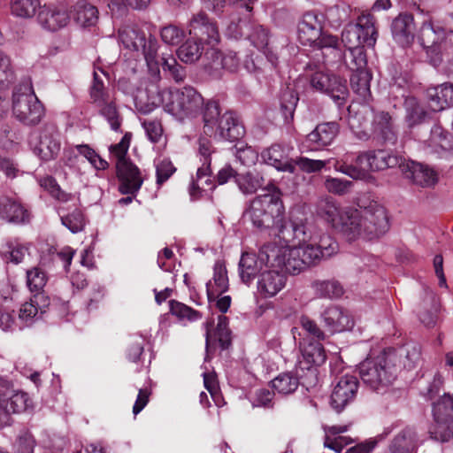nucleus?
I'll return each mask as SVG.
<instances>
[{
	"label": "nucleus",
	"instance_id": "31",
	"mask_svg": "<svg viewBox=\"0 0 453 453\" xmlns=\"http://www.w3.org/2000/svg\"><path fill=\"white\" fill-rule=\"evenodd\" d=\"M414 31V19L411 14H399L392 22L391 32L393 38L402 47H407L412 43Z\"/></svg>",
	"mask_w": 453,
	"mask_h": 453
},
{
	"label": "nucleus",
	"instance_id": "12",
	"mask_svg": "<svg viewBox=\"0 0 453 453\" xmlns=\"http://www.w3.org/2000/svg\"><path fill=\"white\" fill-rule=\"evenodd\" d=\"M434 422L428 429L430 438L437 441H449L453 438V397L443 396L433 407Z\"/></svg>",
	"mask_w": 453,
	"mask_h": 453
},
{
	"label": "nucleus",
	"instance_id": "30",
	"mask_svg": "<svg viewBox=\"0 0 453 453\" xmlns=\"http://www.w3.org/2000/svg\"><path fill=\"white\" fill-rule=\"evenodd\" d=\"M49 306L50 298L44 293H35L21 305L19 319L24 326H30L46 312Z\"/></svg>",
	"mask_w": 453,
	"mask_h": 453
},
{
	"label": "nucleus",
	"instance_id": "23",
	"mask_svg": "<svg viewBox=\"0 0 453 453\" xmlns=\"http://www.w3.org/2000/svg\"><path fill=\"white\" fill-rule=\"evenodd\" d=\"M358 389V380L353 375L342 376L331 394V405L338 412L354 401Z\"/></svg>",
	"mask_w": 453,
	"mask_h": 453
},
{
	"label": "nucleus",
	"instance_id": "8",
	"mask_svg": "<svg viewBox=\"0 0 453 453\" xmlns=\"http://www.w3.org/2000/svg\"><path fill=\"white\" fill-rule=\"evenodd\" d=\"M119 40L124 48L143 55L147 66L154 73H159L157 50L158 43L151 35L135 26H125L119 30Z\"/></svg>",
	"mask_w": 453,
	"mask_h": 453
},
{
	"label": "nucleus",
	"instance_id": "29",
	"mask_svg": "<svg viewBox=\"0 0 453 453\" xmlns=\"http://www.w3.org/2000/svg\"><path fill=\"white\" fill-rule=\"evenodd\" d=\"M325 326L332 334L350 330L354 322L349 312L341 307L331 305L320 315Z\"/></svg>",
	"mask_w": 453,
	"mask_h": 453
},
{
	"label": "nucleus",
	"instance_id": "20",
	"mask_svg": "<svg viewBox=\"0 0 453 453\" xmlns=\"http://www.w3.org/2000/svg\"><path fill=\"white\" fill-rule=\"evenodd\" d=\"M424 150L439 158L450 159L453 157V136L441 126L434 125L430 137L424 142Z\"/></svg>",
	"mask_w": 453,
	"mask_h": 453
},
{
	"label": "nucleus",
	"instance_id": "21",
	"mask_svg": "<svg viewBox=\"0 0 453 453\" xmlns=\"http://www.w3.org/2000/svg\"><path fill=\"white\" fill-rule=\"evenodd\" d=\"M292 148L286 144L274 143L260 153L262 161L280 172L295 173L294 159L290 157Z\"/></svg>",
	"mask_w": 453,
	"mask_h": 453
},
{
	"label": "nucleus",
	"instance_id": "59",
	"mask_svg": "<svg viewBox=\"0 0 453 453\" xmlns=\"http://www.w3.org/2000/svg\"><path fill=\"white\" fill-rule=\"evenodd\" d=\"M213 337L217 339L222 349H226L230 344V330L228 319L224 315L218 317L217 326L213 332Z\"/></svg>",
	"mask_w": 453,
	"mask_h": 453
},
{
	"label": "nucleus",
	"instance_id": "52",
	"mask_svg": "<svg viewBox=\"0 0 453 453\" xmlns=\"http://www.w3.org/2000/svg\"><path fill=\"white\" fill-rule=\"evenodd\" d=\"M46 273L38 267L27 271V285L31 292L42 293L41 290L47 282Z\"/></svg>",
	"mask_w": 453,
	"mask_h": 453
},
{
	"label": "nucleus",
	"instance_id": "38",
	"mask_svg": "<svg viewBox=\"0 0 453 453\" xmlns=\"http://www.w3.org/2000/svg\"><path fill=\"white\" fill-rule=\"evenodd\" d=\"M372 132L385 142H393L395 139L391 116L385 111L374 113L372 119Z\"/></svg>",
	"mask_w": 453,
	"mask_h": 453
},
{
	"label": "nucleus",
	"instance_id": "3",
	"mask_svg": "<svg viewBox=\"0 0 453 453\" xmlns=\"http://www.w3.org/2000/svg\"><path fill=\"white\" fill-rule=\"evenodd\" d=\"M405 159L388 150H378L360 153H345L338 158L334 169L355 180L365 179L370 172L399 166Z\"/></svg>",
	"mask_w": 453,
	"mask_h": 453
},
{
	"label": "nucleus",
	"instance_id": "46",
	"mask_svg": "<svg viewBox=\"0 0 453 453\" xmlns=\"http://www.w3.org/2000/svg\"><path fill=\"white\" fill-rule=\"evenodd\" d=\"M37 182L42 188L50 194V196L59 202L65 203L73 199L72 194L62 190L56 179L52 176L46 175L37 178Z\"/></svg>",
	"mask_w": 453,
	"mask_h": 453
},
{
	"label": "nucleus",
	"instance_id": "54",
	"mask_svg": "<svg viewBox=\"0 0 453 453\" xmlns=\"http://www.w3.org/2000/svg\"><path fill=\"white\" fill-rule=\"evenodd\" d=\"M324 186L329 193L343 196L351 190L353 182L342 178L327 176L325 179Z\"/></svg>",
	"mask_w": 453,
	"mask_h": 453
},
{
	"label": "nucleus",
	"instance_id": "33",
	"mask_svg": "<svg viewBox=\"0 0 453 453\" xmlns=\"http://www.w3.org/2000/svg\"><path fill=\"white\" fill-rule=\"evenodd\" d=\"M0 219L9 223L25 224L29 221L30 214L19 202L3 196L0 197Z\"/></svg>",
	"mask_w": 453,
	"mask_h": 453
},
{
	"label": "nucleus",
	"instance_id": "45",
	"mask_svg": "<svg viewBox=\"0 0 453 453\" xmlns=\"http://www.w3.org/2000/svg\"><path fill=\"white\" fill-rule=\"evenodd\" d=\"M371 74L367 70H361L353 73L350 76V86L354 93L359 96L363 100H366L371 96L370 90Z\"/></svg>",
	"mask_w": 453,
	"mask_h": 453
},
{
	"label": "nucleus",
	"instance_id": "2",
	"mask_svg": "<svg viewBox=\"0 0 453 453\" xmlns=\"http://www.w3.org/2000/svg\"><path fill=\"white\" fill-rule=\"evenodd\" d=\"M290 227L297 245H279L268 250L271 257L285 266L287 273L297 274L306 266L316 264L323 257H331L337 250V243L328 235L314 233V226L303 219L292 214Z\"/></svg>",
	"mask_w": 453,
	"mask_h": 453
},
{
	"label": "nucleus",
	"instance_id": "51",
	"mask_svg": "<svg viewBox=\"0 0 453 453\" xmlns=\"http://www.w3.org/2000/svg\"><path fill=\"white\" fill-rule=\"evenodd\" d=\"M299 97L292 89L285 90L280 96V109L287 121H291L294 117Z\"/></svg>",
	"mask_w": 453,
	"mask_h": 453
},
{
	"label": "nucleus",
	"instance_id": "4",
	"mask_svg": "<svg viewBox=\"0 0 453 453\" xmlns=\"http://www.w3.org/2000/svg\"><path fill=\"white\" fill-rule=\"evenodd\" d=\"M349 219L352 232L353 242L373 240L384 235L390 227L388 212L384 206L377 202H371L367 206H359L349 211Z\"/></svg>",
	"mask_w": 453,
	"mask_h": 453
},
{
	"label": "nucleus",
	"instance_id": "17",
	"mask_svg": "<svg viewBox=\"0 0 453 453\" xmlns=\"http://www.w3.org/2000/svg\"><path fill=\"white\" fill-rule=\"evenodd\" d=\"M29 145L33 152L43 161H50L61 150L60 134L54 126H45L31 134Z\"/></svg>",
	"mask_w": 453,
	"mask_h": 453
},
{
	"label": "nucleus",
	"instance_id": "34",
	"mask_svg": "<svg viewBox=\"0 0 453 453\" xmlns=\"http://www.w3.org/2000/svg\"><path fill=\"white\" fill-rule=\"evenodd\" d=\"M229 288L227 271L225 265L217 261L213 267V275L211 280L206 283V292L208 301L212 303V299L218 298Z\"/></svg>",
	"mask_w": 453,
	"mask_h": 453
},
{
	"label": "nucleus",
	"instance_id": "63",
	"mask_svg": "<svg viewBox=\"0 0 453 453\" xmlns=\"http://www.w3.org/2000/svg\"><path fill=\"white\" fill-rule=\"evenodd\" d=\"M235 149V156L242 165H251L255 164L258 154L252 147L247 146L243 142H238Z\"/></svg>",
	"mask_w": 453,
	"mask_h": 453
},
{
	"label": "nucleus",
	"instance_id": "47",
	"mask_svg": "<svg viewBox=\"0 0 453 453\" xmlns=\"http://www.w3.org/2000/svg\"><path fill=\"white\" fill-rule=\"evenodd\" d=\"M271 383L273 388L279 394L288 395L297 389L299 380L291 372H283L273 379Z\"/></svg>",
	"mask_w": 453,
	"mask_h": 453
},
{
	"label": "nucleus",
	"instance_id": "41",
	"mask_svg": "<svg viewBox=\"0 0 453 453\" xmlns=\"http://www.w3.org/2000/svg\"><path fill=\"white\" fill-rule=\"evenodd\" d=\"M41 7L40 0H10L12 15L22 19L34 18Z\"/></svg>",
	"mask_w": 453,
	"mask_h": 453
},
{
	"label": "nucleus",
	"instance_id": "64",
	"mask_svg": "<svg viewBox=\"0 0 453 453\" xmlns=\"http://www.w3.org/2000/svg\"><path fill=\"white\" fill-rule=\"evenodd\" d=\"M35 441L33 435L28 431H24L19 434L16 443V453H34Z\"/></svg>",
	"mask_w": 453,
	"mask_h": 453
},
{
	"label": "nucleus",
	"instance_id": "42",
	"mask_svg": "<svg viewBox=\"0 0 453 453\" xmlns=\"http://www.w3.org/2000/svg\"><path fill=\"white\" fill-rule=\"evenodd\" d=\"M234 178L239 189L246 195L257 192L265 182L264 177L257 172L240 173Z\"/></svg>",
	"mask_w": 453,
	"mask_h": 453
},
{
	"label": "nucleus",
	"instance_id": "61",
	"mask_svg": "<svg viewBox=\"0 0 453 453\" xmlns=\"http://www.w3.org/2000/svg\"><path fill=\"white\" fill-rule=\"evenodd\" d=\"M349 51V66L353 73L359 72L361 70H367V60L364 47H356Z\"/></svg>",
	"mask_w": 453,
	"mask_h": 453
},
{
	"label": "nucleus",
	"instance_id": "49",
	"mask_svg": "<svg viewBox=\"0 0 453 453\" xmlns=\"http://www.w3.org/2000/svg\"><path fill=\"white\" fill-rule=\"evenodd\" d=\"M170 311L173 316L177 317L181 321L187 320L189 322H194L202 318V315L199 311L180 302L174 300L170 301Z\"/></svg>",
	"mask_w": 453,
	"mask_h": 453
},
{
	"label": "nucleus",
	"instance_id": "53",
	"mask_svg": "<svg viewBox=\"0 0 453 453\" xmlns=\"http://www.w3.org/2000/svg\"><path fill=\"white\" fill-rule=\"evenodd\" d=\"M299 326L304 334L311 337L313 342H321L326 339L325 332L319 326L317 322L308 316L303 315L299 319Z\"/></svg>",
	"mask_w": 453,
	"mask_h": 453
},
{
	"label": "nucleus",
	"instance_id": "10",
	"mask_svg": "<svg viewBox=\"0 0 453 453\" xmlns=\"http://www.w3.org/2000/svg\"><path fill=\"white\" fill-rule=\"evenodd\" d=\"M418 42L426 50L429 63L438 67L443 61V51L447 50L449 43L453 42V33L446 31L431 21H426L420 27Z\"/></svg>",
	"mask_w": 453,
	"mask_h": 453
},
{
	"label": "nucleus",
	"instance_id": "26",
	"mask_svg": "<svg viewBox=\"0 0 453 453\" xmlns=\"http://www.w3.org/2000/svg\"><path fill=\"white\" fill-rule=\"evenodd\" d=\"M299 347L301 357L297 361V369L309 371L313 366H319L325 363L326 357L320 342H308L304 338H300Z\"/></svg>",
	"mask_w": 453,
	"mask_h": 453
},
{
	"label": "nucleus",
	"instance_id": "39",
	"mask_svg": "<svg viewBox=\"0 0 453 453\" xmlns=\"http://www.w3.org/2000/svg\"><path fill=\"white\" fill-rule=\"evenodd\" d=\"M72 12L75 21L82 27L93 26L98 19L97 8L86 1H77Z\"/></svg>",
	"mask_w": 453,
	"mask_h": 453
},
{
	"label": "nucleus",
	"instance_id": "40",
	"mask_svg": "<svg viewBox=\"0 0 453 453\" xmlns=\"http://www.w3.org/2000/svg\"><path fill=\"white\" fill-rule=\"evenodd\" d=\"M353 26H357L359 28V40L362 45H367L369 47H373L376 43L377 40V31L374 27V20L371 14H362L360 15L356 24Z\"/></svg>",
	"mask_w": 453,
	"mask_h": 453
},
{
	"label": "nucleus",
	"instance_id": "11",
	"mask_svg": "<svg viewBox=\"0 0 453 453\" xmlns=\"http://www.w3.org/2000/svg\"><path fill=\"white\" fill-rule=\"evenodd\" d=\"M102 76H105V73L102 69L94 70L93 82L89 93L90 98L92 104L98 109L100 115L107 121L111 130L118 132L122 119L116 107L113 96L104 88Z\"/></svg>",
	"mask_w": 453,
	"mask_h": 453
},
{
	"label": "nucleus",
	"instance_id": "19",
	"mask_svg": "<svg viewBox=\"0 0 453 453\" xmlns=\"http://www.w3.org/2000/svg\"><path fill=\"white\" fill-rule=\"evenodd\" d=\"M285 266L267 267L257 280V293L263 299H270L282 291L288 281Z\"/></svg>",
	"mask_w": 453,
	"mask_h": 453
},
{
	"label": "nucleus",
	"instance_id": "37",
	"mask_svg": "<svg viewBox=\"0 0 453 453\" xmlns=\"http://www.w3.org/2000/svg\"><path fill=\"white\" fill-rule=\"evenodd\" d=\"M347 431L348 426L346 425L324 426V446L336 453H341L343 448L351 442L350 438L342 435Z\"/></svg>",
	"mask_w": 453,
	"mask_h": 453
},
{
	"label": "nucleus",
	"instance_id": "22",
	"mask_svg": "<svg viewBox=\"0 0 453 453\" xmlns=\"http://www.w3.org/2000/svg\"><path fill=\"white\" fill-rule=\"evenodd\" d=\"M188 33L190 36L211 47H214L219 42V33L216 24L203 12L194 15L190 19Z\"/></svg>",
	"mask_w": 453,
	"mask_h": 453
},
{
	"label": "nucleus",
	"instance_id": "14",
	"mask_svg": "<svg viewBox=\"0 0 453 453\" xmlns=\"http://www.w3.org/2000/svg\"><path fill=\"white\" fill-rule=\"evenodd\" d=\"M409 89L410 83L405 76L394 78V81L390 85V94L395 98L401 97L403 99L405 121L410 127H413L426 121L429 113L415 96L409 94Z\"/></svg>",
	"mask_w": 453,
	"mask_h": 453
},
{
	"label": "nucleus",
	"instance_id": "36",
	"mask_svg": "<svg viewBox=\"0 0 453 453\" xmlns=\"http://www.w3.org/2000/svg\"><path fill=\"white\" fill-rule=\"evenodd\" d=\"M419 444L415 429L407 426L394 437L389 450L391 453H414Z\"/></svg>",
	"mask_w": 453,
	"mask_h": 453
},
{
	"label": "nucleus",
	"instance_id": "7",
	"mask_svg": "<svg viewBox=\"0 0 453 453\" xmlns=\"http://www.w3.org/2000/svg\"><path fill=\"white\" fill-rule=\"evenodd\" d=\"M393 361L394 357L386 353L363 361L359 365V374L364 383L376 391L391 385L398 371Z\"/></svg>",
	"mask_w": 453,
	"mask_h": 453
},
{
	"label": "nucleus",
	"instance_id": "6",
	"mask_svg": "<svg viewBox=\"0 0 453 453\" xmlns=\"http://www.w3.org/2000/svg\"><path fill=\"white\" fill-rule=\"evenodd\" d=\"M131 141V134L126 133L120 142L110 147V153L117 160L116 167L121 194H134L141 188L143 180L138 167L126 158Z\"/></svg>",
	"mask_w": 453,
	"mask_h": 453
},
{
	"label": "nucleus",
	"instance_id": "32",
	"mask_svg": "<svg viewBox=\"0 0 453 453\" xmlns=\"http://www.w3.org/2000/svg\"><path fill=\"white\" fill-rule=\"evenodd\" d=\"M426 96L433 111H440L453 106V84L445 82L429 87Z\"/></svg>",
	"mask_w": 453,
	"mask_h": 453
},
{
	"label": "nucleus",
	"instance_id": "24",
	"mask_svg": "<svg viewBox=\"0 0 453 453\" xmlns=\"http://www.w3.org/2000/svg\"><path fill=\"white\" fill-rule=\"evenodd\" d=\"M400 169L407 179L420 187H434L439 180L438 173L434 168L414 161L404 160L400 165Z\"/></svg>",
	"mask_w": 453,
	"mask_h": 453
},
{
	"label": "nucleus",
	"instance_id": "58",
	"mask_svg": "<svg viewBox=\"0 0 453 453\" xmlns=\"http://www.w3.org/2000/svg\"><path fill=\"white\" fill-rule=\"evenodd\" d=\"M61 222L73 234L82 231L85 226L84 215L78 209H75L66 216H61Z\"/></svg>",
	"mask_w": 453,
	"mask_h": 453
},
{
	"label": "nucleus",
	"instance_id": "28",
	"mask_svg": "<svg viewBox=\"0 0 453 453\" xmlns=\"http://www.w3.org/2000/svg\"><path fill=\"white\" fill-rule=\"evenodd\" d=\"M323 29L319 16L314 12L303 14L297 26V40L301 44L312 47Z\"/></svg>",
	"mask_w": 453,
	"mask_h": 453
},
{
	"label": "nucleus",
	"instance_id": "56",
	"mask_svg": "<svg viewBox=\"0 0 453 453\" xmlns=\"http://www.w3.org/2000/svg\"><path fill=\"white\" fill-rule=\"evenodd\" d=\"M76 150L96 170H105L108 167L107 161L103 159L89 145H76Z\"/></svg>",
	"mask_w": 453,
	"mask_h": 453
},
{
	"label": "nucleus",
	"instance_id": "62",
	"mask_svg": "<svg viewBox=\"0 0 453 453\" xmlns=\"http://www.w3.org/2000/svg\"><path fill=\"white\" fill-rule=\"evenodd\" d=\"M359 28L353 24H349L342 34V41L348 50L356 47H364L359 40Z\"/></svg>",
	"mask_w": 453,
	"mask_h": 453
},
{
	"label": "nucleus",
	"instance_id": "43",
	"mask_svg": "<svg viewBox=\"0 0 453 453\" xmlns=\"http://www.w3.org/2000/svg\"><path fill=\"white\" fill-rule=\"evenodd\" d=\"M203 47L201 42L191 36L177 50L179 59L186 64H193L196 62L202 56Z\"/></svg>",
	"mask_w": 453,
	"mask_h": 453
},
{
	"label": "nucleus",
	"instance_id": "35",
	"mask_svg": "<svg viewBox=\"0 0 453 453\" xmlns=\"http://www.w3.org/2000/svg\"><path fill=\"white\" fill-rule=\"evenodd\" d=\"M215 188L211 178V168L207 165H201L196 172L189 186V195L191 199L196 200L199 197L208 195Z\"/></svg>",
	"mask_w": 453,
	"mask_h": 453
},
{
	"label": "nucleus",
	"instance_id": "25",
	"mask_svg": "<svg viewBox=\"0 0 453 453\" xmlns=\"http://www.w3.org/2000/svg\"><path fill=\"white\" fill-rule=\"evenodd\" d=\"M70 16L63 5H43L37 13L40 26L48 31L55 32L65 27Z\"/></svg>",
	"mask_w": 453,
	"mask_h": 453
},
{
	"label": "nucleus",
	"instance_id": "44",
	"mask_svg": "<svg viewBox=\"0 0 453 453\" xmlns=\"http://www.w3.org/2000/svg\"><path fill=\"white\" fill-rule=\"evenodd\" d=\"M316 296L321 298H339L343 295L342 286L334 280H316L312 283Z\"/></svg>",
	"mask_w": 453,
	"mask_h": 453
},
{
	"label": "nucleus",
	"instance_id": "55",
	"mask_svg": "<svg viewBox=\"0 0 453 453\" xmlns=\"http://www.w3.org/2000/svg\"><path fill=\"white\" fill-rule=\"evenodd\" d=\"M160 37L167 45H178L184 39L185 32L181 27L169 24L161 27Z\"/></svg>",
	"mask_w": 453,
	"mask_h": 453
},
{
	"label": "nucleus",
	"instance_id": "27",
	"mask_svg": "<svg viewBox=\"0 0 453 453\" xmlns=\"http://www.w3.org/2000/svg\"><path fill=\"white\" fill-rule=\"evenodd\" d=\"M339 132L335 122H327L318 125L307 136L303 144L307 150H319L332 143Z\"/></svg>",
	"mask_w": 453,
	"mask_h": 453
},
{
	"label": "nucleus",
	"instance_id": "9",
	"mask_svg": "<svg viewBox=\"0 0 453 453\" xmlns=\"http://www.w3.org/2000/svg\"><path fill=\"white\" fill-rule=\"evenodd\" d=\"M12 109L13 116L28 126L38 124L44 116V107L37 98L30 81L14 88Z\"/></svg>",
	"mask_w": 453,
	"mask_h": 453
},
{
	"label": "nucleus",
	"instance_id": "50",
	"mask_svg": "<svg viewBox=\"0 0 453 453\" xmlns=\"http://www.w3.org/2000/svg\"><path fill=\"white\" fill-rule=\"evenodd\" d=\"M401 352V356L403 355V364L405 369H414L421 363V348L418 344H406Z\"/></svg>",
	"mask_w": 453,
	"mask_h": 453
},
{
	"label": "nucleus",
	"instance_id": "60",
	"mask_svg": "<svg viewBox=\"0 0 453 453\" xmlns=\"http://www.w3.org/2000/svg\"><path fill=\"white\" fill-rule=\"evenodd\" d=\"M162 68L176 82H181L186 77L184 67L178 64L173 57L163 58Z\"/></svg>",
	"mask_w": 453,
	"mask_h": 453
},
{
	"label": "nucleus",
	"instance_id": "16",
	"mask_svg": "<svg viewBox=\"0 0 453 453\" xmlns=\"http://www.w3.org/2000/svg\"><path fill=\"white\" fill-rule=\"evenodd\" d=\"M273 247H279L277 243L265 244L259 250L257 255L251 252H243L239 262V274L242 281L250 284L253 279L267 267H280L282 264L273 261L271 257L265 259V257L269 255L268 250Z\"/></svg>",
	"mask_w": 453,
	"mask_h": 453
},
{
	"label": "nucleus",
	"instance_id": "1",
	"mask_svg": "<svg viewBox=\"0 0 453 453\" xmlns=\"http://www.w3.org/2000/svg\"><path fill=\"white\" fill-rule=\"evenodd\" d=\"M133 97L135 109L142 114L150 113L162 106L165 112L181 123L202 114L204 134L219 140L234 142L244 134V127L234 112L228 111L220 114L217 101L205 102L192 87L161 88L157 81H150L144 88H137Z\"/></svg>",
	"mask_w": 453,
	"mask_h": 453
},
{
	"label": "nucleus",
	"instance_id": "15",
	"mask_svg": "<svg viewBox=\"0 0 453 453\" xmlns=\"http://www.w3.org/2000/svg\"><path fill=\"white\" fill-rule=\"evenodd\" d=\"M310 84L312 89L328 96L338 106H343L349 97L346 81L340 76L326 73L315 72L311 74Z\"/></svg>",
	"mask_w": 453,
	"mask_h": 453
},
{
	"label": "nucleus",
	"instance_id": "48",
	"mask_svg": "<svg viewBox=\"0 0 453 453\" xmlns=\"http://www.w3.org/2000/svg\"><path fill=\"white\" fill-rule=\"evenodd\" d=\"M16 81L11 58L0 51V90L8 89Z\"/></svg>",
	"mask_w": 453,
	"mask_h": 453
},
{
	"label": "nucleus",
	"instance_id": "13",
	"mask_svg": "<svg viewBox=\"0 0 453 453\" xmlns=\"http://www.w3.org/2000/svg\"><path fill=\"white\" fill-rule=\"evenodd\" d=\"M355 208H342L333 198L321 199L317 204L316 213L319 219L341 232L348 242H353L354 232L349 219V211Z\"/></svg>",
	"mask_w": 453,
	"mask_h": 453
},
{
	"label": "nucleus",
	"instance_id": "18",
	"mask_svg": "<svg viewBox=\"0 0 453 453\" xmlns=\"http://www.w3.org/2000/svg\"><path fill=\"white\" fill-rule=\"evenodd\" d=\"M33 405L28 394L15 387L6 378L0 377V410L6 414H19Z\"/></svg>",
	"mask_w": 453,
	"mask_h": 453
},
{
	"label": "nucleus",
	"instance_id": "5",
	"mask_svg": "<svg viewBox=\"0 0 453 453\" xmlns=\"http://www.w3.org/2000/svg\"><path fill=\"white\" fill-rule=\"evenodd\" d=\"M244 216L258 229H274L286 238L284 206L278 194H265L252 200Z\"/></svg>",
	"mask_w": 453,
	"mask_h": 453
},
{
	"label": "nucleus",
	"instance_id": "57",
	"mask_svg": "<svg viewBox=\"0 0 453 453\" xmlns=\"http://www.w3.org/2000/svg\"><path fill=\"white\" fill-rule=\"evenodd\" d=\"M7 252L10 254V261L14 264H19L23 261L26 255L28 254L29 245L21 242L18 239H12L6 242Z\"/></svg>",
	"mask_w": 453,
	"mask_h": 453
}]
</instances>
